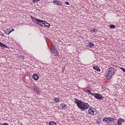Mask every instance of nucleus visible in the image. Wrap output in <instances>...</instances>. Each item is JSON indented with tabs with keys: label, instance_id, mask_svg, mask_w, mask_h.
I'll return each instance as SVG.
<instances>
[{
	"label": "nucleus",
	"instance_id": "obj_15",
	"mask_svg": "<svg viewBox=\"0 0 125 125\" xmlns=\"http://www.w3.org/2000/svg\"><path fill=\"white\" fill-rule=\"evenodd\" d=\"M98 30L95 28H93L90 30V33H97Z\"/></svg>",
	"mask_w": 125,
	"mask_h": 125
},
{
	"label": "nucleus",
	"instance_id": "obj_23",
	"mask_svg": "<svg viewBox=\"0 0 125 125\" xmlns=\"http://www.w3.org/2000/svg\"><path fill=\"white\" fill-rule=\"evenodd\" d=\"M108 121L109 122H113V121H114V119H113L112 118L108 117Z\"/></svg>",
	"mask_w": 125,
	"mask_h": 125
},
{
	"label": "nucleus",
	"instance_id": "obj_7",
	"mask_svg": "<svg viewBox=\"0 0 125 125\" xmlns=\"http://www.w3.org/2000/svg\"><path fill=\"white\" fill-rule=\"evenodd\" d=\"M51 50L52 53H53V54H54L55 56H59V55H58V51L57 50H56L55 48H54V47L51 48Z\"/></svg>",
	"mask_w": 125,
	"mask_h": 125
},
{
	"label": "nucleus",
	"instance_id": "obj_10",
	"mask_svg": "<svg viewBox=\"0 0 125 125\" xmlns=\"http://www.w3.org/2000/svg\"><path fill=\"white\" fill-rule=\"evenodd\" d=\"M125 122V120L122 118H119V119L118 120V125H121L122 123H124Z\"/></svg>",
	"mask_w": 125,
	"mask_h": 125
},
{
	"label": "nucleus",
	"instance_id": "obj_26",
	"mask_svg": "<svg viewBox=\"0 0 125 125\" xmlns=\"http://www.w3.org/2000/svg\"><path fill=\"white\" fill-rule=\"evenodd\" d=\"M40 0H33V2H37V1H40Z\"/></svg>",
	"mask_w": 125,
	"mask_h": 125
},
{
	"label": "nucleus",
	"instance_id": "obj_12",
	"mask_svg": "<svg viewBox=\"0 0 125 125\" xmlns=\"http://www.w3.org/2000/svg\"><path fill=\"white\" fill-rule=\"evenodd\" d=\"M34 91L36 92V93L39 94V93H40V90H39V88L38 87V86H35L34 87Z\"/></svg>",
	"mask_w": 125,
	"mask_h": 125
},
{
	"label": "nucleus",
	"instance_id": "obj_29",
	"mask_svg": "<svg viewBox=\"0 0 125 125\" xmlns=\"http://www.w3.org/2000/svg\"><path fill=\"white\" fill-rule=\"evenodd\" d=\"M12 30H11V31H12V32H13V31H14V29H13V28H11Z\"/></svg>",
	"mask_w": 125,
	"mask_h": 125
},
{
	"label": "nucleus",
	"instance_id": "obj_19",
	"mask_svg": "<svg viewBox=\"0 0 125 125\" xmlns=\"http://www.w3.org/2000/svg\"><path fill=\"white\" fill-rule=\"evenodd\" d=\"M109 28H110V29H115L116 28V26L114 24H110L109 25Z\"/></svg>",
	"mask_w": 125,
	"mask_h": 125
},
{
	"label": "nucleus",
	"instance_id": "obj_18",
	"mask_svg": "<svg viewBox=\"0 0 125 125\" xmlns=\"http://www.w3.org/2000/svg\"><path fill=\"white\" fill-rule=\"evenodd\" d=\"M85 92L88 93V95L91 94V95H92V94H94L93 93L90 92V90L89 89H87V90L85 91Z\"/></svg>",
	"mask_w": 125,
	"mask_h": 125
},
{
	"label": "nucleus",
	"instance_id": "obj_20",
	"mask_svg": "<svg viewBox=\"0 0 125 125\" xmlns=\"http://www.w3.org/2000/svg\"><path fill=\"white\" fill-rule=\"evenodd\" d=\"M49 125H56V123L53 121H51L49 123Z\"/></svg>",
	"mask_w": 125,
	"mask_h": 125
},
{
	"label": "nucleus",
	"instance_id": "obj_30",
	"mask_svg": "<svg viewBox=\"0 0 125 125\" xmlns=\"http://www.w3.org/2000/svg\"><path fill=\"white\" fill-rule=\"evenodd\" d=\"M0 125H2V124L1 123H0Z\"/></svg>",
	"mask_w": 125,
	"mask_h": 125
},
{
	"label": "nucleus",
	"instance_id": "obj_9",
	"mask_svg": "<svg viewBox=\"0 0 125 125\" xmlns=\"http://www.w3.org/2000/svg\"><path fill=\"white\" fill-rule=\"evenodd\" d=\"M11 32L12 31L10 28L7 29L4 31V33H5L6 35H9L11 33Z\"/></svg>",
	"mask_w": 125,
	"mask_h": 125
},
{
	"label": "nucleus",
	"instance_id": "obj_1",
	"mask_svg": "<svg viewBox=\"0 0 125 125\" xmlns=\"http://www.w3.org/2000/svg\"><path fill=\"white\" fill-rule=\"evenodd\" d=\"M75 103L77 104L78 108L81 109V110H85L89 108V104L88 103L82 102L78 99H75Z\"/></svg>",
	"mask_w": 125,
	"mask_h": 125
},
{
	"label": "nucleus",
	"instance_id": "obj_27",
	"mask_svg": "<svg viewBox=\"0 0 125 125\" xmlns=\"http://www.w3.org/2000/svg\"><path fill=\"white\" fill-rule=\"evenodd\" d=\"M1 37H4V34H1Z\"/></svg>",
	"mask_w": 125,
	"mask_h": 125
},
{
	"label": "nucleus",
	"instance_id": "obj_5",
	"mask_svg": "<svg viewBox=\"0 0 125 125\" xmlns=\"http://www.w3.org/2000/svg\"><path fill=\"white\" fill-rule=\"evenodd\" d=\"M92 95L96 98V99H98V100H101L104 98V97L101 95L100 93H94L92 94Z\"/></svg>",
	"mask_w": 125,
	"mask_h": 125
},
{
	"label": "nucleus",
	"instance_id": "obj_28",
	"mask_svg": "<svg viewBox=\"0 0 125 125\" xmlns=\"http://www.w3.org/2000/svg\"><path fill=\"white\" fill-rule=\"evenodd\" d=\"M121 69L122 70V71H123L125 70L124 68H123L122 67H121Z\"/></svg>",
	"mask_w": 125,
	"mask_h": 125
},
{
	"label": "nucleus",
	"instance_id": "obj_17",
	"mask_svg": "<svg viewBox=\"0 0 125 125\" xmlns=\"http://www.w3.org/2000/svg\"><path fill=\"white\" fill-rule=\"evenodd\" d=\"M109 121L108 118V117H105L103 119V122H104L105 123H107Z\"/></svg>",
	"mask_w": 125,
	"mask_h": 125
},
{
	"label": "nucleus",
	"instance_id": "obj_13",
	"mask_svg": "<svg viewBox=\"0 0 125 125\" xmlns=\"http://www.w3.org/2000/svg\"><path fill=\"white\" fill-rule=\"evenodd\" d=\"M93 68L94 69V70L97 71V72H100V68H99V66H98L95 65L93 67Z\"/></svg>",
	"mask_w": 125,
	"mask_h": 125
},
{
	"label": "nucleus",
	"instance_id": "obj_21",
	"mask_svg": "<svg viewBox=\"0 0 125 125\" xmlns=\"http://www.w3.org/2000/svg\"><path fill=\"white\" fill-rule=\"evenodd\" d=\"M45 27H47L48 28H49V27H50V24L47 22H46V23H45Z\"/></svg>",
	"mask_w": 125,
	"mask_h": 125
},
{
	"label": "nucleus",
	"instance_id": "obj_14",
	"mask_svg": "<svg viewBox=\"0 0 125 125\" xmlns=\"http://www.w3.org/2000/svg\"><path fill=\"white\" fill-rule=\"evenodd\" d=\"M87 46H88V47H90V48H92V47L94 46V44L92 42H89L88 43Z\"/></svg>",
	"mask_w": 125,
	"mask_h": 125
},
{
	"label": "nucleus",
	"instance_id": "obj_8",
	"mask_svg": "<svg viewBox=\"0 0 125 125\" xmlns=\"http://www.w3.org/2000/svg\"><path fill=\"white\" fill-rule=\"evenodd\" d=\"M60 106L63 109V110H65V109H66L67 108V104H66L64 103L61 104Z\"/></svg>",
	"mask_w": 125,
	"mask_h": 125
},
{
	"label": "nucleus",
	"instance_id": "obj_22",
	"mask_svg": "<svg viewBox=\"0 0 125 125\" xmlns=\"http://www.w3.org/2000/svg\"><path fill=\"white\" fill-rule=\"evenodd\" d=\"M54 100H55V102H56V103L59 102V101H60L59 98H55Z\"/></svg>",
	"mask_w": 125,
	"mask_h": 125
},
{
	"label": "nucleus",
	"instance_id": "obj_16",
	"mask_svg": "<svg viewBox=\"0 0 125 125\" xmlns=\"http://www.w3.org/2000/svg\"><path fill=\"white\" fill-rule=\"evenodd\" d=\"M0 46L1 47H3L4 48V47H7V46L5 45V44H3V43H2L1 42H0Z\"/></svg>",
	"mask_w": 125,
	"mask_h": 125
},
{
	"label": "nucleus",
	"instance_id": "obj_3",
	"mask_svg": "<svg viewBox=\"0 0 125 125\" xmlns=\"http://www.w3.org/2000/svg\"><path fill=\"white\" fill-rule=\"evenodd\" d=\"M108 73L106 75V78L107 80H110V79H111V78L114 76L115 69H114L113 67H110L108 71Z\"/></svg>",
	"mask_w": 125,
	"mask_h": 125
},
{
	"label": "nucleus",
	"instance_id": "obj_2",
	"mask_svg": "<svg viewBox=\"0 0 125 125\" xmlns=\"http://www.w3.org/2000/svg\"><path fill=\"white\" fill-rule=\"evenodd\" d=\"M31 19L32 20L33 22H35L36 24H38V25H40V26H42V24L45 25V23H46L45 22V21H42L39 19H37L33 16L31 17Z\"/></svg>",
	"mask_w": 125,
	"mask_h": 125
},
{
	"label": "nucleus",
	"instance_id": "obj_4",
	"mask_svg": "<svg viewBox=\"0 0 125 125\" xmlns=\"http://www.w3.org/2000/svg\"><path fill=\"white\" fill-rule=\"evenodd\" d=\"M88 112V114H89V115H91V116H95L96 115H97L96 109L92 107L89 108Z\"/></svg>",
	"mask_w": 125,
	"mask_h": 125
},
{
	"label": "nucleus",
	"instance_id": "obj_11",
	"mask_svg": "<svg viewBox=\"0 0 125 125\" xmlns=\"http://www.w3.org/2000/svg\"><path fill=\"white\" fill-rule=\"evenodd\" d=\"M33 79H34L35 81H38L39 80V75L37 74H34L33 75Z\"/></svg>",
	"mask_w": 125,
	"mask_h": 125
},
{
	"label": "nucleus",
	"instance_id": "obj_6",
	"mask_svg": "<svg viewBox=\"0 0 125 125\" xmlns=\"http://www.w3.org/2000/svg\"><path fill=\"white\" fill-rule=\"evenodd\" d=\"M53 2L54 4H56V5H58V6H62V5H63V3L60 0H54Z\"/></svg>",
	"mask_w": 125,
	"mask_h": 125
},
{
	"label": "nucleus",
	"instance_id": "obj_25",
	"mask_svg": "<svg viewBox=\"0 0 125 125\" xmlns=\"http://www.w3.org/2000/svg\"><path fill=\"white\" fill-rule=\"evenodd\" d=\"M65 4L67 5H69L70 4V3L68 1L65 2Z\"/></svg>",
	"mask_w": 125,
	"mask_h": 125
},
{
	"label": "nucleus",
	"instance_id": "obj_24",
	"mask_svg": "<svg viewBox=\"0 0 125 125\" xmlns=\"http://www.w3.org/2000/svg\"><path fill=\"white\" fill-rule=\"evenodd\" d=\"M19 58H20L21 59H24L25 57L23 56H19Z\"/></svg>",
	"mask_w": 125,
	"mask_h": 125
}]
</instances>
